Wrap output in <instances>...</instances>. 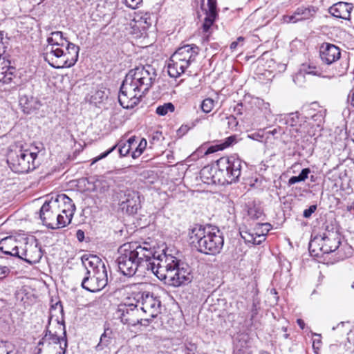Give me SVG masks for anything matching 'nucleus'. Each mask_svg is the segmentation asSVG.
<instances>
[{"label": "nucleus", "instance_id": "a211bd4d", "mask_svg": "<svg viewBox=\"0 0 354 354\" xmlns=\"http://www.w3.org/2000/svg\"><path fill=\"white\" fill-rule=\"evenodd\" d=\"M317 8L313 6H301L297 8L293 15L286 17V21L289 23H296L313 18L317 12Z\"/></svg>", "mask_w": 354, "mask_h": 354}, {"label": "nucleus", "instance_id": "49530a36", "mask_svg": "<svg viewBox=\"0 0 354 354\" xmlns=\"http://www.w3.org/2000/svg\"><path fill=\"white\" fill-rule=\"evenodd\" d=\"M317 209V205H313L309 207V208L306 209L303 212V216L305 218H309L311 216L312 214L315 212Z\"/></svg>", "mask_w": 354, "mask_h": 354}, {"label": "nucleus", "instance_id": "f3484780", "mask_svg": "<svg viewBox=\"0 0 354 354\" xmlns=\"http://www.w3.org/2000/svg\"><path fill=\"white\" fill-rule=\"evenodd\" d=\"M189 66L190 64L183 59L178 54L174 53L168 63V74L171 77L177 78L184 73Z\"/></svg>", "mask_w": 354, "mask_h": 354}, {"label": "nucleus", "instance_id": "3c124183", "mask_svg": "<svg viewBox=\"0 0 354 354\" xmlns=\"http://www.w3.org/2000/svg\"><path fill=\"white\" fill-rule=\"evenodd\" d=\"M348 68V64L347 62H345L344 64H341L340 68L338 71V74L339 75L344 74L346 72Z\"/></svg>", "mask_w": 354, "mask_h": 354}, {"label": "nucleus", "instance_id": "9d476101", "mask_svg": "<svg viewBox=\"0 0 354 354\" xmlns=\"http://www.w3.org/2000/svg\"><path fill=\"white\" fill-rule=\"evenodd\" d=\"M57 206L51 200L46 201L40 209L39 216L43 224L50 229H59L65 227L62 222L63 214H59Z\"/></svg>", "mask_w": 354, "mask_h": 354}, {"label": "nucleus", "instance_id": "f704fd0d", "mask_svg": "<svg viewBox=\"0 0 354 354\" xmlns=\"http://www.w3.org/2000/svg\"><path fill=\"white\" fill-rule=\"evenodd\" d=\"M216 103L212 98L207 97L202 101L201 109L203 113H209L213 110Z\"/></svg>", "mask_w": 354, "mask_h": 354}, {"label": "nucleus", "instance_id": "4be33fe9", "mask_svg": "<svg viewBox=\"0 0 354 354\" xmlns=\"http://www.w3.org/2000/svg\"><path fill=\"white\" fill-rule=\"evenodd\" d=\"M21 243L12 237H6L0 241V250L6 254L19 257Z\"/></svg>", "mask_w": 354, "mask_h": 354}, {"label": "nucleus", "instance_id": "473e14b6", "mask_svg": "<svg viewBox=\"0 0 354 354\" xmlns=\"http://www.w3.org/2000/svg\"><path fill=\"white\" fill-rule=\"evenodd\" d=\"M310 172V169H303L298 176H294L290 178V179L288 180V185H292L295 183L304 181L306 179L308 178V176Z\"/></svg>", "mask_w": 354, "mask_h": 354}, {"label": "nucleus", "instance_id": "b1692460", "mask_svg": "<svg viewBox=\"0 0 354 354\" xmlns=\"http://www.w3.org/2000/svg\"><path fill=\"white\" fill-rule=\"evenodd\" d=\"M174 53L178 54L183 59L191 64L196 60L199 53V48L194 44H187L179 47Z\"/></svg>", "mask_w": 354, "mask_h": 354}, {"label": "nucleus", "instance_id": "7ed1b4c3", "mask_svg": "<svg viewBox=\"0 0 354 354\" xmlns=\"http://www.w3.org/2000/svg\"><path fill=\"white\" fill-rule=\"evenodd\" d=\"M44 58L55 68L73 66L77 62L80 47L69 41L61 31L52 32L47 38Z\"/></svg>", "mask_w": 354, "mask_h": 354}, {"label": "nucleus", "instance_id": "37998d69", "mask_svg": "<svg viewBox=\"0 0 354 354\" xmlns=\"http://www.w3.org/2000/svg\"><path fill=\"white\" fill-rule=\"evenodd\" d=\"M1 46L2 48L0 47V66L10 64V62L6 59L4 56L6 47L3 45H1Z\"/></svg>", "mask_w": 354, "mask_h": 354}, {"label": "nucleus", "instance_id": "4468645a", "mask_svg": "<svg viewBox=\"0 0 354 354\" xmlns=\"http://www.w3.org/2000/svg\"><path fill=\"white\" fill-rule=\"evenodd\" d=\"M120 318L124 324L136 326L142 324V318L140 317V310L137 304H124L120 307Z\"/></svg>", "mask_w": 354, "mask_h": 354}, {"label": "nucleus", "instance_id": "0eeeda50", "mask_svg": "<svg viewBox=\"0 0 354 354\" xmlns=\"http://www.w3.org/2000/svg\"><path fill=\"white\" fill-rule=\"evenodd\" d=\"M223 185L232 184L239 180L241 174L242 161L235 156H224L216 161Z\"/></svg>", "mask_w": 354, "mask_h": 354}, {"label": "nucleus", "instance_id": "423d86ee", "mask_svg": "<svg viewBox=\"0 0 354 354\" xmlns=\"http://www.w3.org/2000/svg\"><path fill=\"white\" fill-rule=\"evenodd\" d=\"M37 151L24 148L21 143L10 145L7 152V162L16 173H28L35 169L39 165Z\"/></svg>", "mask_w": 354, "mask_h": 354}, {"label": "nucleus", "instance_id": "c03bdc74", "mask_svg": "<svg viewBox=\"0 0 354 354\" xmlns=\"http://www.w3.org/2000/svg\"><path fill=\"white\" fill-rule=\"evenodd\" d=\"M142 0H123L124 3L131 9H136L142 3Z\"/></svg>", "mask_w": 354, "mask_h": 354}, {"label": "nucleus", "instance_id": "2f4dec72", "mask_svg": "<svg viewBox=\"0 0 354 354\" xmlns=\"http://www.w3.org/2000/svg\"><path fill=\"white\" fill-rule=\"evenodd\" d=\"M181 348L183 354H196L198 353L196 344L190 339H186Z\"/></svg>", "mask_w": 354, "mask_h": 354}, {"label": "nucleus", "instance_id": "5fc2aeb1", "mask_svg": "<svg viewBox=\"0 0 354 354\" xmlns=\"http://www.w3.org/2000/svg\"><path fill=\"white\" fill-rule=\"evenodd\" d=\"M76 236L80 241H82L84 238V232L81 230H78L76 233Z\"/></svg>", "mask_w": 354, "mask_h": 354}, {"label": "nucleus", "instance_id": "bf43d9fd", "mask_svg": "<svg viewBox=\"0 0 354 354\" xmlns=\"http://www.w3.org/2000/svg\"><path fill=\"white\" fill-rule=\"evenodd\" d=\"M4 32L2 30H0V47L2 48L1 45L4 46L3 43Z\"/></svg>", "mask_w": 354, "mask_h": 354}, {"label": "nucleus", "instance_id": "6e6552de", "mask_svg": "<svg viewBox=\"0 0 354 354\" xmlns=\"http://www.w3.org/2000/svg\"><path fill=\"white\" fill-rule=\"evenodd\" d=\"M134 299L140 310L146 315L145 321L149 322L160 313L161 301L154 294L149 292H138Z\"/></svg>", "mask_w": 354, "mask_h": 354}, {"label": "nucleus", "instance_id": "09e8293b", "mask_svg": "<svg viewBox=\"0 0 354 354\" xmlns=\"http://www.w3.org/2000/svg\"><path fill=\"white\" fill-rule=\"evenodd\" d=\"M0 354H15L14 352L4 344L0 345Z\"/></svg>", "mask_w": 354, "mask_h": 354}, {"label": "nucleus", "instance_id": "ddd939ff", "mask_svg": "<svg viewBox=\"0 0 354 354\" xmlns=\"http://www.w3.org/2000/svg\"><path fill=\"white\" fill-rule=\"evenodd\" d=\"M43 252L37 241L26 242L24 247L21 245L19 257L30 264L38 263L41 259Z\"/></svg>", "mask_w": 354, "mask_h": 354}, {"label": "nucleus", "instance_id": "864d4df0", "mask_svg": "<svg viewBox=\"0 0 354 354\" xmlns=\"http://www.w3.org/2000/svg\"><path fill=\"white\" fill-rule=\"evenodd\" d=\"M243 104L238 103L234 108V111L236 112L237 115H242L243 112Z\"/></svg>", "mask_w": 354, "mask_h": 354}, {"label": "nucleus", "instance_id": "7c9ffc66", "mask_svg": "<svg viewBox=\"0 0 354 354\" xmlns=\"http://www.w3.org/2000/svg\"><path fill=\"white\" fill-rule=\"evenodd\" d=\"M113 331L109 327H105L104 333L100 337V342L97 347L102 349L104 346H107L112 338Z\"/></svg>", "mask_w": 354, "mask_h": 354}, {"label": "nucleus", "instance_id": "4c0bfd02", "mask_svg": "<svg viewBox=\"0 0 354 354\" xmlns=\"http://www.w3.org/2000/svg\"><path fill=\"white\" fill-rule=\"evenodd\" d=\"M304 74L306 75H319V72L317 70V67L315 66L310 65H303L302 68L300 69Z\"/></svg>", "mask_w": 354, "mask_h": 354}, {"label": "nucleus", "instance_id": "680f3d73", "mask_svg": "<svg viewBox=\"0 0 354 354\" xmlns=\"http://www.w3.org/2000/svg\"><path fill=\"white\" fill-rule=\"evenodd\" d=\"M0 270H1V273L6 274L8 269L6 267H0Z\"/></svg>", "mask_w": 354, "mask_h": 354}, {"label": "nucleus", "instance_id": "2eb2a0df", "mask_svg": "<svg viewBox=\"0 0 354 354\" xmlns=\"http://www.w3.org/2000/svg\"><path fill=\"white\" fill-rule=\"evenodd\" d=\"M57 324L60 330L62 331L63 336H58L57 332L55 333H53L50 330H47L44 337L42 338L41 341L39 342V344H41L45 342H48V344H59V351H57L56 354H65L68 346L65 326L64 324L60 323L59 322H57Z\"/></svg>", "mask_w": 354, "mask_h": 354}, {"label": "nucleus", "instance_id": "72a5a7b5", "mask_svg": "<svg viewBox=\"0 0 354 354\" xmlns=\"http://www.w3.org/2000/svg\"><path fill=\"white\" fill-rule=\"evenodd\" d=\"M175 107L171 102L165 103L163 105L158 106L156 108V113L160 115L164 116L168 113H172L174 111Z\"/></svg>", "mask_w": 354, "mask_h": 354}, {"label": "nucleus", "instance_id": "6ab92c4d", "mask_svg": "<svg viewBox=\"0 0 354 354\" xmlns=\"http://www.w3.org/2000/svg\"><path fill=\"white\" fill-rule=\"evenodd\" d=\"M353 9L352 3L339 1L328 8L329 13L335 18L350 20L351 13Z\"/></svg>", "mask_w": 354, "mask_h": 354}, {"label": "nucleus", "instance_id": "c9c22d12", "mask_svg": "<svg viewBox=\"0 0 354 354\" xmlns=\"http://www.w3.org/2000/svg\"><path fill=\"white\" fill-rule=\"evenodd\" d=\"M326 115V111L325 110H320L314 115L311 116L312 120L315 122L313 124V126H317L318 127H321V125L324 122V118Z\"/></svg>", "mask_w": 354, "mask_h": 354}, {"label": "nucleus", "instance_id": "9b49d317", "mask_svg": "<svg viewBox=\"0 0 354 354\" xmlns=\"http://www.w3.org/2000/svg\"><path fill=\"white\" fill-rule=\"evenodd\" d=\"M50 200L53 205L55 204L56 210L59 214H63L62 222L65 226L68 225L72 220L75 211V205L72 200L64 194L52 196Z\"/></svg>", "mask_w": 354, "mask_h": 354}, {"label": "nucleus", "instance_id": "bb28decb", "mask_svg": "<svg viewBox=\"0 0 354 354\" xmlns=\"http://www.w3.org/2000/svg\"><path fill=\"white\" fill-rule=\"evenodd\" d=\"M117 147H118V151L120 156H127L130 150L131 149L129 145H127L126 142H120L118 145H114L111 149L107 150L106 151L101 153L100 156L95 158L93 161L92 164H94L97 162L98 160L106 158L109 153H111Z\"/></svg>", "mask_w": 354, "mask_h": 354}, {"label": "nucleus", "instance_id": "f257e3e1", "mask_svg": "<svg viewBox=\"0 0 354 354\" xmlns=\"http://www.w3.org/2000/svg\"><path fill=\"white\" fill-rule=\"evenodd\" d=\"M117 263L121 273L133 276L140 269L151 271L160 280L168 286L178 287L192 280L191 268L177 257L162 252L156 256L154 248L147 242L126 243L118 250Z\"/></svg>", "mask_w": 354, "mask_h": 354}, {"label": "nucleus", "instance_id": "f03ea898", "mask_svg": "<svg viewBox=\"0 0 354 354\" xmlns=\"http://www.w3.org/2000/svg\"><path fill=\"white\" fill-rule=\"evenodd\" d=\"M156 69L149 64L138 66L126 75L118 95L120 104L124 109H132L149 91L156 77Z\"/></svg>", "mask_w": 354, "mask_h": 354}, {"label": "nucleus", "instance_id": "393cba45", "mask_svg": "<svg viewBox=\"0 0 354 354\" xmlns=\"http://www.w3.org/2000/svg\"><path fill=\"white\" fill-rule=\"evenodd\" d=\"M207 6L208 10H206V17L202 26L204 32L209 31L217 16L216 0H207Z\"/></svg>", "mask_w": 354, "mask_h": 354}, {"label": "nucleus", "instance_id": "79ce46f5", "mask_svg": "<svg viewBox=\"0 0 354 354\" xmlns=\"http://www.w3.org/2000/svg\"><path fill=\"white\" fill-rule=\"evenodd\" d=\"M293 81L296 84L302 86V84L305 82V75L304 74V72L299 70V71L294 76Z\"/></svg>", "mask_w": 354, "mask_h": 354}, {"label": "nucleus", "instance_id": "69168bd1", "mask_svg": "<svg viewBox=\"0 0 354 354\" xmlns=\"http://www.w3.org/2000/svg\"><path fill=\"white\" fill-rule=\"evenodd\" d=\"M351 288H352L353 289H354V281H353V283L351 284Z\"/></svg>", "mask_w": 354, "mask_h": 354}, {"label": "nucleus", "instance_id": "cd10ccee", "mask_svg": "<svg viewBox=\"0 0 354 354\" xmlns=\"http://www.w3.org/2000/svg\"><path fill=\"white\" fill-rule=\"evenodd\" d=\"M15 68L10 67V64L0 66V83L10 84L14 77Z\"/></svg>", "mask_w": 354, "mask_h": 354}, {"label": "nucleus", "instance_id": "13d9d810", "mask_svg": "<svg viewBox=\"0 0 354 354\" xmlns=\"http://www.w3.org/2000/svg\"><path fill=\"white\" fill-rule=\"evenodd\" d=\"M234 140H235L234 138L232 137V136L228 137L226 139L225 142L223 144H221V145H225L227 142H230V145H231Z\"/></svg>", "mask_w": 354, "mask_h": 354}, {"label": "nucleus", "instance_id": "774afa93", "mask_svg": "<svg viewBox=\"0 0 354 354\" xmlns=\"http://www.w3.org/2000/svg\"><path fill=\"white\" fill-rule=\"evenodd\" d=\"M321 344V341L320 340H318L317 342H316V344Z\"/></svg>", "mask_w": 354, "mask_h": 354}, {"label": "nucleus", "instance_id": "338daca9", "mask_svg": "<svg viewBox=\"0 0 354 354\" xmlns=\"http://www.w3.org/2000/svg\"><path fill=\"white\" fill-rule=\"evenodd\" d=\"M313 346L314 349H315V342H313Z\"/></svg>", "mask_w": 354, "mask_h": 354}, {"label": "nucleus", "instance_id": "412c9836", "mask_svg": "<svg viewBox=\"0 0 354 354\" xmlns=\"http://www.w3.org/2000/svg\"><path fill=\"white\" fill-rule=\"evenodd\" d=\"M323 241L321 246L322 254H328L335 251L340 245L339 236L337 232H328L322 236Z\"/></svg>", "mask_w": 354, "mask_h": 354}, {"label": "nucleus", "instance_id": "20e7f679", "mask_svg": "<svg viewBox=\"0 0 354 354\" xmlns=\"http://www.w3.org/2000/svg\"><path fill=\"white\" fill-rule=\"evenodd\" d=\"M190 243L201 253L216 255L221 251L224 239L218 229L195 225L189 230Z\"/></svg>", "mask_w": 354, "mask_h": 354}, {"label": "nucleus", "instance_id": "de8ad7c7", "mask_svg": "<svg viewBox=\"0 0 354 354\" xmlns=\"http://www.w3.org/2000/svg\"><path fill=\"white\" fill-rule=\"evenodd\" d=\"M226 119L227 120V124H228L229 128L233 129L237 126L238 121L234 116L230 115V116L227 117Z\"/></svg>", "mask_w": 354, "mask_h": 354}, {"label": "nucleus", "instance_id": "a19ab883", "mask_svg": "<svg viewBox=\"0 0 354 354\" xmlns=\"http://www.w3.org/2000/svg\"><path fill=\"white\" fill-rule=\"evenodd\" d=\"M285 133V130L280 126L277 127L271 131L266 132L268 135H272L274 138H279V136Z\"/></svg>", "mask_w": 354, "mask_h": 354}, {"label": "nucleus", "instance_id": "603ef678", "mask_svg": "<svg viewBox=\"0 0 354 354\" xmlns=\"http://www.w3.org/2000/svg\"><path fill=\"white\" fill-rule=\"evenodd\" d=\"M347 102L354 107V89H352L349 92L347 97Z\"/></svg>", "mask_w": 354, "mask_h": 354}, {"label": "nucleus", "instance_id": "39448f33", "mask_svg": "<svg viewBox=\"0 0 354 354\" xmlns=\"http://www.w3.org/2000/svg\"><path fill=\"white\" fill-rule=\"evenodd\" d=\"M82 262L85 272L82 287L92 292L103 289L108 282L104 263L96 255H84L82 257Z\"/></svg>", "mask_w": 354, "mask_h": 354}, {"label": "nucleus", "instance_id": "6e6d98bb", "mask_svg": "<svg viewBox=\"0 0 354 354\" xmlns=\"http://www.w3.org/2000/svg\"><path fill=\"white\" fill-rule=\"evenodd\" d=\"M135 141H136V137L133 136V137L129 138L126 143L127 145H129L130 147H131L132 145L135 142Z\"/></svg>", "mask_w": 354, "mask_h": 354}, {"label": "nucleus", "instance_id": "c756f323", "mask_svg": "<svg viewBox=\"0 0 354 354\" xmlns=\"http://www.w3.org/2000/svg\"><path fill=\"white\" fill-rule=\"evenodd\" d=\"M255 104L259 108V109L263 113V115L266 119L272 115V112L271 111L269 102H265L262 99L257 98Z\"/></svg>", "mask_w": 354, "mask_h": 354}, {"label": "nucleus", "instance_id": "052dcab7", "mask_svg": "<svg viewBox=\"0 0 354 354\" xmlns=\"http://www.w3.org/2000/svg\"><path fill=\"white\" fill-rule=\"evenodd\" d=\"M238 44L239 43L236 41L232 42V44H230V49L232 50H235L238 46Z\"/></svg>", "mask_w": 354, "mask_h": 354}, {"label": "nucleus", "instance_id": "1a4fd4ad", "mask_svg": "<svg viewBox=\"0 0 354 354\" xmlns=\"http://www.w3.org/2000/svg\"><path fill=\"white\" fill-rule=\"evenodd\" d=\"M279 122L281 124L286 125V130L288 131L291 137L297 141L301 138H306V133H308L310 137L313 136L310 131L306 132V131L309 124L307 122L301 123L297 113H290L285 116L281 115L279 119Z\"/></svg>", "mask_w": 354, "mask_h": 354}, {"label": "nucleus", "instance_id": "c85d7f7f", "mask_svg": "<svg viewBox=\"0 0 354 354\" xmlns=\"http://www.w3.org/2000/svg\"><path fill=\"white\" fill-rule=\"evenodd\" d=\"M322 241V236H315L314 239L310 240L308 248L312 256L319 257L322 253V251L321 250Z\"/></svg>", "mask_w": 354, "mask_h": 354}, {"label": "nucleus", "instance_id": "e2e57ef3", "mask_svg": "<svg viewBox=\"0 0 354 354\" xmlns=\"http://www.w3.org/2000/svg\"><path fill=\"white\" fill-rule=\"evenodd\" d=\"M243 40H244V38L243 37H238L236 41H238V43H239L240 41H243Z\"/></svg>", "mask_w": 354, "mask_h": 354}, {"label": "nucleus", "instance_id": "f8f14e48", "mask_svg": "<svg viewBox=\"0 0 354 354\" xmlns=\"http://www.w3.org/2000/svg\"><path fill=\"white\" fill-rule=\"evenodd\" d=\"M270 226L268 223H257L253 229L241 230L240 234L245 242L259 245L266 240Z\"/></svg>", "mask_w": 354, "mask_h": 354}, {"label": "nucleus", "instance_id": "8fccbe9b", "mask_svg": "<svg viewBox=\"0 0 354 354\" xmlns=\"http://www.w3.org/2000/svg\"><path fill=\"white\" fill-rule=\"evenodd\" d=\"M248 137L252 140L262 142L261 139L263 138V135L259 133H254L249 135Z\"/></svg>", "mask_w": 354, "mask_h": 354}, {"label": "nucleus", "instance_id": "a18cd8bd", "mask_svg": "<svg viewBox=\"0 0 354 354\" xmlns=\"http://www.w3.org/2000/svg\"><path fill=\"white\" fill-rule=\"evenodd\" d=\"M248 215L252 218H259L262 215V212L260 209L252 207L248 209Z\"/></svg>", "mask_w": 354, "mask_h": 354}, {"label": "nucleus", "instance_id": "58836bf2", "mask_svg": "<svg viewBox=\"0 0 354 354\" xmlns=\"http://www.w3.org/2000/svg\"><path fill=\"white\" fill-rule=\"evenodd\" d=\"M106 95L102 91H97L91 96V101L95 104L102 102L106 98Z\"/></svg>", "mask_w": 354, "mask_h": 354}, {"label": "nucleus", "instance_id": "0e129e2a", "mask_svg": "<svg viewBox=\"0 0 354 354\" xmlns=\"http://www.w3.org/2000/svg\"><path fill=\"white\" fill-rule=\"evenodd\" d=\"M259 354H270V353L267 351H260Z\"/></svg>", "mask_w": 354, "mask_h": 354}, {"label": "nucleus", "instance_id": "ea45409f", "mask_svg": "<svg viewBox=\"0 0 354 354\" xmlns=\"http://www.w3.org/2000/svg\"><path fill=\"white\" fill-rule=\"evenodd\" d=\"M230 145V142H227L225 145H219L211 146L207 149V151L205 152V154L208 155V154L216 152L219 150H223L225 148L229 147Z\"/></svg>", "mask_w": 354, "mask_h": 354}, {"label": "nucleus", "instance_id": "5701e85b", "mask_svg": "<svg viewBox=\"0 0 354 354\" xmlns=\"http://www.w3.org/2000/svg\"><path fill=\"white\" fill-rule=\"evenodd\" d=\"M125 197L120 204L122 210L129 214H136L140 207L139 197L135 192H129Z\"/></svg>", "mask_w": 354, "mask_h": 354}, {"label": "nucleus", "instance_id": "4d7b16f0", "mask_svg": "<svg viewBox=\"0 0 354 354\" xmlns=\"http://www.w3.org/2000/svg\"><path fill=\"white\" fill-rule=\"evenodd\" d=\"M297 323L298 324V325L299 326V327L301 328V329H304V326H305V323L301 319H298L297 320Z\"/></svg>", "mask_w": 354, "mask_h": 354}, {"label": "nucleus", "instance_id": "dca6fc26", "mask_svg": "<svg viewBox=\"0 0 354 354\" xmlns=\"http://www.w3.org/2000/svg\"><path fill=\"white\" fill-rule=\"evenodd\" d=\"M319 56L323 63L330 65L341 57V50L330 43H323L319 47Z\"/></svg>", "mask_w": 354, "mask_h": 354}, {"label": "nucleus", "instance_id": "e433bc0d", "mask_svg": "<svg viewBox=\"0 0 354 354\" xmlns=\"http://www.w3.org/2000/svg\"><path fill=\"white\" fill-rule=\"evenodd\" d=\"M147 144V140L145 138H142L136 149L132 152V158L135 159L139 157L145 149Z\"/></svg>", "mask_w": 354, "mask_h": 354}, {"label": "nucleus", "instance_id": "aec40b11", "mask_svg": "<svg viewBox=\"0 0 354 354\" xmlns=\"http://www.w3.org/2000/svg\"><path fill=\"white\" fill-rule=\"evenodd\" d=\"M201 178L207 184H221L222 180L218 166L216 167H204L200 172Z\"/></svg>", "mask_w": 354, "mask_h": 354}, {"label": "nucleus", "instance_id": "a878e982", "mask_svg": "<svg viewBox=\"0 0 354 354\" xmlns=\"http://www.w3.org/2000/svg\"><path fill=\"white\" fill-rule=\"evenodd\" d=\"M19 104L21 105L23 111L26 113H30L32 111L37 110L41 106L40 101L32 96L22 95L19 99Z\"/></svg>", "mask_w": 354, "mask_h": 354}]
</instances>
